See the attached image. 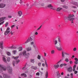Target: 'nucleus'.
<instances>
[{"mask_svg": "<svg viewBox=\"0 0 78 78\" xmlns=\"http://www.w3.org/2000/svg\"><path fill=\"white\" fill-rule=\"evenodd\" d=\"M5 19H6V17H3L0 18V22H2L3 20H4Z\"/></svg>", "mask_w": 78, "mask_h": 78, "instance_id": "obj_20", "label": "nucleus"}, {"mask_svg": "<svg viewBox=\"0 0 78 78\" xmlns=\"http://www.w3.org/2000/svg\"><path fill=\"white\" fill-rule=\"evenodd\" d=\"M44 60L45 61V63H47V59H45V58H44Z\"/></svg>", "mask_w": 78, "mask_h": 78, "instance_id": "obj_56", "label": "nucleus"}, {"mask_svg": "<svg viewBox=\"0 0 78 78\" xmlns=\"http://www.w3.org/2000/svg\"><path fill=\"white\" fill-rule=\"evenodd\" d=\"M16 62L17 63H19V62H20V60L19 59H17L16 60Z\"/></svg>", "mask_w": 78, "mask_h": 78, "instance_id": "obj_46", "label": "nucleus"}, {"mask_svg": "<svg viewBox=\"0 0 78 78\" xmlns=\"http://www.w3.org/2000/svg\"><path fill=\"white\" fill-rule=\"evenodd\" d=\"M54 67L55 69H58V67H59V65L58 64H57V65H55L54 66Z\"/></svg>", "mask_w": 78, "mask_h": 78, "instance_id": "obj_18", "label": "nucleus"}, {"mask_svg": "<svg viewBox=\"0 0 78 78\" xmlns=\"http://www.w3.org/2000/svg\"><path fill=\"white\" fill-rule=\"evenodd\" d=\"M48 72L47 71L45 73V76L46 78L48 77Z\"/></svg>", "mask_w": 78, "mask_h": 78, "instance_id": "obj_32", "label": "nucleus"}, {"mask_svg": "<svg viewBox=\"0 0 78 78\" xmlns=\"http://www.w3.org/2000/svg\"><path fill=\"white\" fill-rule=\"evenodd\" d=\"M22 12H21V11H19L18 12V14L20 17V16H22Z\"/></svg>", "mask_w": 78, "mask_h": 78, "instance_id": "obj_26", "label": "nucleus"}, {"mask_svg": "<svg viewBox=\"0 0 78 78\" xmlns=\"http://www.w3.org/2000/svg\"><path fill=\"white\" fill-rule=\"evenodd\" d=\"M64 55H65V52L64 51H62V57L63 58H64L65 56Z\"/></svg>", "mask_w": 78, "mask_h": 78, "instance_id": "obj_33", "label": "nucleus"}, {"mask_svg": "<svg viewBox=\"0 0 78 78\" xmlns=\"http://www.w3.org/2000/svg\"><path fill=\"white\" fill-rule=\"evenodd\" d=\"M16 62H15V61H13L12 62V64L13 66L14 67L15 66V64Z\"/></svg>", "mask_w": 78, "mask_h": 78, "instance_id": "obj_38", "label": "nucleus"}, {"mask_svg": "<svg viewBox=\"0 0 78 78\" xmlns=\"http://www.w3.org/2000/svg\"><path fill=\"white\" fill-rule=\"evenodd\" d=\"M69 63L70 64H73V62L72 61H70Z\"/></svg>", "mask_w": 78, "mask_h": 78, "instance_id": "obj_53", "label": "nucleus"}, {"mask_svg": "<svg viewBox=\"0 0 78 78\" xmlns=\"http://www.w3.org/2000/svg\"><path fill=\"white\" fill-rule=\"evenodd\" d=\"M55 47L58 51L62 50V46H61V43H59V44L58 46L55 45Z\"/></svg>", "mask_w": 78, "mask_h": 78, "instance_id": "obj_4", "label": "nucleus"}, {"mask_svg": "<svg viewBox=\"0 0 78 78\" xmlns=\"http://www.w3.org/2000/svg\"><path fill=\"white\" fill-rule=\"evenodd\" d=\"M65 62H68L69 61V59L68 58H66L65 59Z\"/></svg>", "mask_w": 78, "mask_h": 78, "instance_id": "obj_29", "label": "nucleus"}, {"mask_svg": "<svg viewBox=\"0 0 78 78\" xmlns=\"http://www.w3.org/2000/svg\"><path fill=\"white\" fill-rule=\"evenodd\" d=\"M0 73H2L3 71H6L7 69L6 66L3 64H0Z\"/></svg>", "mask_w": 78, "mask_h": 78, "instance_id": "obj_2", "label": "nucleus"}, {"mask_svg": "<svg viewBox=\"0 0 78 78\" xmlns=\"http://www.w3.org/2000/svg\"><path fill=\"white\" fill-rule=\"evenodd\" d=\"M21 76H23L25 77H27V74H25V73H22L21 74Z\"/></svg>", "mask_w": 78, "mask_h": 78, "instance_id": "obj_23", "label": "nucleus"}, {"mask_svg": "<svg viewBox=\"0 0 78 78\" xmlns=\"http://www.w3.org/2000/svg\"><path fill=\"white\" fill-rule=\"evenodd\" d=\"M12 53H13V54H14V55H16V53H17V51L14 50L12 51Z\"/></svg>", "mask_w": 78, "mask_h": 78, "instance_id": "obj_30", "label": "nucleus"}, {"mask_svg": "<svg viewBox=\"0 0 78 78\" xmlns=\"http://www.w3.org/2000/svg\"><path fill=\"white\" fill-rule=\"evenodd\" d=\"M6 53L8 56H10L11 55V53H10V52L9 51H7Z\"/></svg>", "mask_w": 78, "mask_h": 78, "instance_id": "obj_31", "label": "nucleus"}, {"mask_svg": "<svg viewBox=\"0 0 78 78\" xmlns=\"http://www.w3.org/2000/svg\"><path fill=\"white\" fill-rule=\"evenodd\" d=\"M37 58L39 60H40V59H41V56L40 55H38L37 57Z\"/></svg>", "mask_w": 78, "mask_h": 78, "instance_id": "obj_35", "label": "nucleus"}, {"mask_svg": "<svg viewBox=\"0 0 78 78\" xmlns=\"http://www.w3.org/2000/svg\"><path fill=\"white\" fill-rule=\"evenodd\" d=\"M78 73V71H74V74H76Z\"/></svg>", "mask_w": 78, "mask_h": 78, "instance_id": "obj_57", "label": "nucleus"}, {"mask_svg": "<svg viewBox=\"0 0 78 78\" xmlns=\"http://www.w3.org/2000/svg\"><path fill=\"white\" fill-rule=\"evenodd\" d=\"M27 6L29 8H31V5L30 4H26Z\"/></svg>", "mask_w": 78, "mask_h": 78, "instance_id": "obj_27", "label": "nucleus"}, {"mask_svg": "<svg viewBox=\"0 0 78 78\" xmlns=\"http://www.w3.org/2000/svg\"><path fill=\"white\" fill-rule=\"evenodd\" d=\"M2 60L5 63H6L7 62V61H6V58L5 56H4L2 57Z\"/></svg>", "mask_w": 78, "mask_h": 78, "instance_id": "obj_15", "label": "nucleus"}, {"mask_svg": "<svg viewBox=\"0 0 78 78\" xmlns=\"http://www.w3.org/2000/svg\"><path fill=\"white\" fill-rule=\"evenodd\" d=\"M4 22H5L4 21H3V22H2L1 23H0V25H3V24L4 23Z\"/></svg>", "mask_w": 78, "mask_h": 78, "instance_id": "obj_51", "label": "nucleus"}, {"mask_svg": "<svg viewBox=\"0 0 78 78\" xmlns=\"http://www.w3.org/2000/svg\"><path fill=\"white\" fill-rule=\"evenodd\" d=\"M33 41V38H31V37H29L28 39L25 42V43H28L29 41L30 42H31Z\"/></svg>", "mask_w": 78, "mask_h": 78, "instance_id": "obj_9", "label": "nucleus"}, {"mask_svg": "<svg viewBox=\"0 0 78 78\" xmlns=\"http://www.w3.org/2000/svg\"><path fill=\"white\" fill-rule=\"evenodd\" d=\"M36 75H38V76H39V73H37Z\"/></svg>", "mask_w": 78, "mask_h": 78, "instance_id": "obj_63", "label": "nucleus"}, {"mask_svg": "<svg viewBox=\"0 0 78 78\" xmlns=\"http://www.w3.org/2000/svg\"><path fill=\"white\" fill-rule=\"evenodd\" d=\"M68 71L69 72H72V68L71 67H69L68 69Z\"/></svg>", "mask_w": 78, "mask_h": 78, "instance_id": "obj_16", "label": "nucleus"}, {"mask_svg": "<svg viewBox=\"0 0 78 78\" xmlns=\"http://www.w3.org/2000/svg\"><path fill=\"white\" fill-rule=\"evenodd\" d=\"M58 44V41L57 40H55V45H56V44Z\"/></svg>", "mask_w": 78, "mask_h": 78, "instance_id": "obj_41", "label": "nucleus"}, {"mask_svg": "<svg viewBox=\"0 0 78 78\" xmlns=\"http://www.w3.org/2000/svg\"><path fill=\"white\" fill-rule=\"evenodd\" d=\"M75 64H78V61H75L74 62Z\"/></svg>", "mask_w": 78, "mask_h": 78, "instance_id": "obj_52", "label": "nucleus"}, {"mask_svg": "<svg viewBox=\"0 0 78 78\" xmlns=\"http://www.w3.org/2000/svg\"><path fill=\"white\" fill-rule=\"evenodd\" d=\"M19 55L20 56H24L26 58H28L30 56V53L29 52L27 53V51L24 50L21 52Z\"/></svg>", "mask_w": 78, "mask_h": 78, "instance_id": "obj_1", "label": "nucleus"}, {"mask_svg": "<svg viewBox=\"0 0 78 78\" xmlns=\"http://www.w3.org/2000/svg\"><path fill=\"white\" fill-rule=\"evenodd\" d=\"M3 41H1L0 42V48L1 49H3Z\"/></svg>", "mask_w": 78, "mask_h": 78, "instance_id": "obj_13", "label": "nucleus"}, {"mask_svg": "<svg viewBox=\"0 0 78 78\" xmlns=\"http://www.w3.org/2000/svg\"><path fill=\"white\" fill-rule=\"evenodd\" d=\"M45 65L46 67H48V65H47V63H45Z\"/></svg>", "mask_w": 78, "mask_h": 78, "instance_id": "obj_54", "label": "nucleus"}, {"mask_svg": "<svg viewBox=\"0 0 78 78\" xmlns=\"http://www.w3.org/2000/svg\"><path fill=\"white\" fill-rule=\"evenodd\" d=\"M67 65V64L66 63H61V64H60V65L59 66V67H60V68H62V67L63 66H65Z\"/></svg>", "mask_w": 78, "mask_h": 78, "instance_id": "obj_12", "label": "nucleus"}, {"mask_svg": "<svg viewBox=\"0 0 78 78\" xmlns=\"http://www.w3.org/2000/svg\"><path fill=\"white\" fill-rule=\"evenodd\" d=\"M58 41L59 42H61V38H60L59 37H58Z\"/></svg>", "mask_w": 78, "mask_h": 78, "instance_id": "obj_47", "label": "nucleus"}, {"mask_svg": "<svg viewBox=\"0 0 78 78\" xmlns=\"http://www.w3.org/2000/svg\"><path fill=\"white\" fill-rule=\"evenodd\" d=\"M76 65H74L73 68L74 69H75L76 68Z\"/></svg>", "mask_w": 78, "mask_h": 78, "instance_id": "obj_60", "label": "nucleus"}, {"mask_svg": "<svg viewBox=\"0 0 78 78\" xmlns=\"http://www.w3.org/2000/svg\"><path fill=\"white\" fill-rule=\"evenodd\" d=\"M10 28L9 27H7V29H6V31H10Z\"/></svg>", "mask_w": 78, "mask_h": 78, "instance_id": "obj_40", "label": "nucleus"}, {"mask_svg": "<svg viewBox=\"0 0 78 78\" xmlns=\"http://www.w3.org/2000/svg\"><path fill=\"white\" fill-rule=\"evenodd\" d=\"M72 5H76L78 7V3L76 2H73L71 4V7L72 8H76V7L75 6H73Z\"/></svg>", "mask_w": 78, "mask_h": 78, "instance_id": "obj_7", "label": "nucleus"}, {"mask_svg": "<svg viewBox=\"0 0 78 78\" xmlns=\"http://www.w3.org/2000/svg\"><path fill=\"white\" fill-rule=\"evenodd\" d=\"M7 61L8 62H9V61H10V58L9 57H7Z\"/></svg>", "mask_w": 78, "mask_h": 78, "instance_id": "obj_36", "label": "nucleus"}, {"mask_svg": "<svg viewBox=\"0 0 78 78\" xmlns=\"http://www.w3.org/2000/svg\"><path fill=\"white\" fill-rule=\"evenodd\" d=\"M48 7L50 8L51 9H53V10H55L56 8L55 7H53L52 5L51 4H49L48 5Z\"/></svg>", "mask_w": 78, "mask_h": 78, "instance_id": "obj_8", "label": "nucleus"}, {"mask_svg": "<svg viewBox=\"0 0 78 78\" xmlns=\"http://www.w3.org/2000/svg\"><path fill=\"white\" fill-rule=\"evenodd\" d=\"M15 27V25L14 24L11 26V28H13V27Z\"/></svg>", "mask_w": 78, "mask_h": 78, "instance_id": "obj_49", "label": "nucleus"}, {"mask_svg": "<svg viewBox=\"0 0 78 78\" xmlns=\"http://www.w3.org/2000/svg\"><path fill=\"white\" fill-rule=\"evenodd\" d=\"M42 27V25H41L40 26V27H39L37 30V31H38V30H40V29H41V27Z\"/></svg>", "mask_w": 78, "mask_h": 78, "instance_id": "obj_45", "label": "nucleus"}, {"mask_svg": "<svg viewBox=\"0 0 78 78\" xmlns=\"http://www.w3.org/2000/svg\"><path fill=\"white\" fill-rule=\"evenodd\" d=\"M30 44L31 45H33L34 44V42L33 41H31L30 42Z\"/></svg>", "mask_w": 78, "mask_h": 78, "instance_id": "obj_55", "label": "nucleus"}, {"mask_svg": "<svg viewBox=\"0 0 78 78\" xmlns=\"http://www.w3.org/2000/svg\"><path fill=\"white\" fill-rule=\"evenodd\" d=\"M12 58H14L15 59V60H17V59H18L19 58V56H16V57H14V56H13L12 57Z\"/></svg>", "mask_w": 78, "mask_h": 78, "instance_id": "obj_22", "label": "nucleus"}, {"mask_svg": "<svg viewBox=\"0 0 78 78\" xmlns=\"http://www.w3.org/2000/svg\"><path fill=\"white\" fill-rule=\"evenodd\" d=\"M65 55H67V56H68V55H69V54H68L67 53H66V52H65Z\"/></svg>", "mask_w": 78, "mask_h": 78, "instance_id": "obj_61", "label": "nucleus"}, {"mask_svg": "<svg viewBox=\"0 0 78 78\" xmlns=\"http://www.w3.org/2000/svg\"><path fill=\"white\" fill-rule=\"evenodd\" d=\"M33 47L35 50H37V46H36V45H35V44H33Z\"/></svg>", "mask_w": 78, "mask_h": 78, "instance_id": "obj_25", "label": "nucleus"}, {"mask_svg": "<svg viewBox=\"0 0 78 78\" xmlns=\"http://www.w3.org/2000/svg\"><path fill=\"white\" fill-rule=\"evenodd\" d=\"M62 9L61 8H58L57 9V11H60Z\"/></svg>", "mask_w": 78, "mask_h": 78, "instance_id": "obj_28", "label": "nucleus"}, {"mask_svg": "<svg viewBox=\"0 0 78 78\" xmlns=\"http://www.w3.org/2000/svg\"><path fill=\"white\" fill-rule=\"evenodd\" d=\"M8 18H11V17H12V16H11V15L9 16H8Z\"/></svg>", "mask_w": 78, "mask_h": 78, "instance_id": "obj_62", "label": "nucleus"}, {"mask_svg": "<svg viewBox=\"0 0 78 78\" xmlns=\"http://www.w3.org/2000/svg\"><path fill=\"white\" fill-rule=\"evenodd\" d=\"M42 66L43 67H45V64L44 63H42Z\"/></svg>", "mask_w": 78, "mask_h": 78, "instance_id": "obj_64", "label": "nucleus"}, {"mask_svg": "<svg viewBox=\"0 0 78 78\" xmlns=\"http://www.w3.org/2000/svg\"><path fill=\"white\" fill-rule=\"evenodd\" d=\"M10 49H14V47H13V46L9 47Z\"/></svg>", "mask_w": 78, "mask_h": 78, "instance_id": "obj_48", "label": "nucleus"}, {"mask_svg": "<svg viewBox=\"0 0 78 78\" xmlns=\"http://www.w3.org/2000/svg\"><path fill=\"white\" fill-rule=\"evenodd\" d=\"M63 7L64 8H66V9H67V8H68V6L65 5H63Z\"/></svg>", "mask_w": 78, "mask_h": 78, "instance_id": "obj_42", "label": "nucleus"}, {"mask_svg": "<svg viewBox=\"0 0 78 78\" xmlns=\"http://www.w3.org/2000/svg\"><path fill=\"white\" fill-rule=\"evenodd\" d=\"M73 15H69L68 17H67V19L69 20H71V21H73L74 20V18H73Z\"/></svg>", "mask_w": 78, "mask_h": 78, "instance_id": "obj_6", "label": "nucleus"}, {"mask_svg": "<svg viewBox=\"0 0 78 78\" xmlns=\"http://www.w3.org/2000/svg\"><path fill=\"white\" fill-rule=\"evenodd\" d=\"M61 61H62V60H60L57 62V64H61Z\"/></svg>", "mask_w": 78, "mask_h": 78, "instance_id": "obj_43", "label": "nucleus"}, {"mask_svg": "<svg viewBox=\"0 0 78 78\" xmlns=\"http://www.w3.org/2000/svg\"><path fill=\"white\" fill-rule=\"evenodd\" d=\"M10 33V31H7L6 30L4 33L5 35H7L9 33Z\"/></svg>", "mask_w": 78, "mask_h": 78, "instance_id": "obj_24", "label": "nucleus"}, {"mask_svg": "<svg viewBox=\"0 0 78 78\" xmlns=\"http://www.w3.org/2000/svg\"><path fill=\"white\" fill-rule=\"evenodd\" d=\"M30 61L31 62L34 63V59H31L30 60Z\"/></svg>", "mask_w": 78, "mask_h": 78, "instance_id": "obj_37", "label": "nucleus"}, {"mask_svg": "<svg viewBox=\"0 0 78 78\" xmlns=\"http://www.w3.org/2000/svg\"><path fill=\"white\" fill-rule=\"evenodd\" d=\"M17 49L18 51H22V50H23V48H22V47H19Z\"/></svg>", "mask_w": 78, "mask_h": 78, "instance_id": "obj_17", "label": "nucleus"}, {"mask_svg": "<svg viewBox=\"0 0 78 78\" xmlns=\"http://www.w3.org/2000/svg\"><path fill=\"white\" fill-rule=\"evenodd\" d=\"M51 54H54V53H55V50H52L51 51Z\"/></svg>", "mask_w": 78, "mask_h": 78, "instance_id": "obj_39", "label": "nucleus"}, {"mask_svg": "<svg viewBox=\"0 0 78 78\" xmlns=\"http://www.w3.org/2000/svg\"><path fill=\"white\" fill-rule=\"evenodd\" d=\"M8 22H7L5 24V27H7L8 25Z\"/></svg>", "mask_w": 78, "mask_h": 78, "instance_id": "obj_50", "label": "nucleus"}, {"mask_svg": "<svg viewBox=\"0 0 78 78\" xmlns=\"http://www.w3.org/2000/svg\"><path fill=\"white\" fill-rule=\"evenodd\" d=\"M57 75L58 76V77H60V76H61V74L59 73V72H58L57 73Z\"/></svg>", "mask_w": 78, "mask_h": 78, "instance_id": "obj_34", "label": "nucleus"}, {"mask_svg": "<svg viewBox=\"0 0 78 78\" xmlns=\"http://www.w3.org/2000/svg\"><path fill=\"white\" fill-rule=\"evenodd\" d=\"M32 50V48L31 47H29L27 48L26 50L27 51H31Z\"/></svg>", "mask_w": 78, "mask_h": 78, "instance_id": "obj_14", "label": "nucleus"}, {"mask_svg": "<svg viewBox=\"0 0 78 78\" xmlns=\"http://www.w3.org/2000/svg\"><path fill=\"white\" fill-rule=\"evenodd\" d=\"M75 60L76 61H78V59L77 58H75Z\"/></svg>", "mask_w": 78, "mask_h": 78, "instance_id": "obj_58", "label": "nucleus"}, {"mask_svg": "<svg viewBox=\"0 0 78 78\" xmlns=\"http://www.w3.org/2000/svg\"><path fill=\"white\" fill-rule=\"evenodd\" d=\"M73 51H75L76 50V48H75L73 49Z\"/></svg>", "mask_w": 78, "mask_h": 78, "instance_id": "obj_59", "label": "nucleus"}, {"mask_svg": "<svg viewBox=\"0 0 78 78\" xmlns=\"http://www.w3.org/2000/svg\"><path fill=\"white\" fill-rule=\"evenodd\" d=\"M31 69H34V70H37V67L36 66H32L31 67Z\"/></svg>", "mask_w": 78, "mask_h": 78, "instance_id": "obj_21", "label": "nucleus"}, {"mask_svg": "<svg viewBox=\"0 0 78 78\" xmlns=\"http://www.w3.org/2000/svg\"><path fill=\"white\" fill-rule=\"evenodd\" d=\"M7 69L9 73L11 75H12V69L11 67L9 66H7Z\"/></svg>", "mask_w": 78, "mask_h": 78, "instance_id": "obj_3", "label": "nucleus"}, {"mask_svg": "<svg viewBox=\"0 0 78 78\" xmlns=\"http://www.w3.org/2000/svg\"><path fill=\"white\" fill-rule=\"evenodd\" d=\"M4 78H11V76H10L6 74H4L3 75Z\"/></svg>", "mask_w": 78, "mask_h": 78, "instance_id": "obj_11", "label": "nucleus"}, {"mask_svg": "<svg viewBox=\"0 0 78 78\" xmlns=\"http://www.w3.org/2000/svg\"><path fill=\"white\" fill-rule=\"evenodd\" d=\"M6 6V4L3 3L0 4V8H3Z\"/></svg>", "mask_w": 78, "mask_h": 78, "instance_id": "obj_10", "label": "nucleus"}, {"mask_svg": "<svg viewBox=\"0 0 78 78\" xmlns=\"http://www.w3.org/2000/svg\"><path fill=\"white\" fill-rule=\"evenodd\" d=\"M35 6L37 7L39 6L40 5H41L42 6H44V4L42 3V2L39 1L38 2L36 3Z\"/></svg>", "mask_w": 78, "mask_h": 78, "instance_id": "obj_5", "label": "nucleus"}, {"mask_svg": "<svg viewBox=\"0 0 78 78\" xmlns=\"http://www.w3.org/2000/svg\"><path fill=\"white\" fill-rule=\"evenodd\" d=\"M41 62H39L38 64V66L39 67H41Z\"/></svg>", "mask_w": 78, "mask_h": 78, "instance_id": "obj_44", "label": "nucleus"}, {"mask_svg": "<svg viewBox=\"0 0 78 78\" xmlns=\"http://www.w3.org/2000/svg\"><path fill=\"white\" fill-rule=\"evenodd\" d=\"M27 64L26 63L25 64V66L22 68V69L23 70H24L26 69H27Z\"/></svg>", "mask_w": 78, "mask_h": 78, "instance_id": "obj_19", "label": "nucleus"}]
</instances>
